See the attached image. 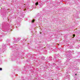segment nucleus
Wrapping results in <instances>:
<instances>
[{"label":"nucleus","mask_w":80,"mask_h":80,"mask_svg":"<svg viewBox=\"0 0 80 80\" xmlns=\"http://www.w3.org/2000/svg\"><path fill=\"white\" fill-rule=\"evenodd\" d=\"M44 58V57H42V58L41 59H42V58Z\"/></svg>","instance_id":"20e7f679"},{"label":"nucleus","mask_w":80,"mask_h":80,"mask_svg":"<svg viewBox=\"0 0 80 80\" xmlns=\"http://www.w3.org/2000/svg\"><path fill=\"white\" fill-rule=\"evenodd\" d=\"M34 21H35V20H32V23H33V22H34Z\"/></svg>","instance_id":"f03ea898"},{"label":"nucleus","mask_w":80,"mask_h":80,"mask_svg":"<svg viewBox=\"0 0 80 80\" xmlns=\"http://www.w3.org/2000/svg\"><path fill=\"white\" fill-rule=\"evenodd\" d=\"M73 37H75V35H73Z\"/></svg>","instance_id":"39448f33"},{"label":"nucleus","mask_w":80,"mask_h":80,"mask_svg":"<svg viewBox=\"0 0 80 80\" xmlns=\"http://www.w3.org/2000/svg\"><path fill=\"white\" fill-rule=\"evenodd\" d=\"M38 2H37V3H35V5H38Z\"/></svg>","instance_id":"f257e3e1"},{"label":"nucleus","mask_w":80,"mask_h":80,"mask_svg":"<svg viewBox=\"0 0 80 80\" xmlns=\"http://www.w3.org/2000/svg\"><path fill=\"white\" fill-rule=\"evenodd\" d=\"M0 70H2V68H0Z\"/></svg>","instance_id":"7ed1b4c3"},{"label":"nucleus","mask_w":80,"mask_h":80,"mask_svg":"<svg viewBox=\"0 0 80 80\" xmlns=\"http://www.w3.org/2000/svg\"><path fill=\"white\" fill-rule=\"evenodd\" d=\"M75 75H77V74H75Z\"/></svg>","instance_id":"423d86ee"}]
</instances>
